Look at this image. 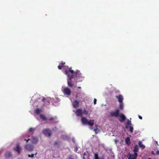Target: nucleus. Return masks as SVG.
I'll return each instance as SVG.
<instances>
[{
    "mask_svg": "<svg viewBox=\"0 0 159 159\" xmlns=\"http://www.w3.org/2000/svg\"><path fill=\"white\" fill-rule=\"evenodd\" d=\"M65 74L67 76V84L69 86L72 87L74 86V83L72 81V79H74L76 82L81 81L83 78L82 74L80 71L77 70L74 71L72 69V67H70L65 71Z\"/></svg>",
    "mask_w": 159,
    "mask_h": 159,
    "instance_id": "f257e3e1",
    "label": "nucleus"
},
{
    "mask_svg": "<svg viewBox=\"0 0 159 159\" xmlns=\"http://www.w3.org/2000/svg\"><path fill=\"white\" fill-rule=\"evenodd\" d=\"M120 111L119 109H116L114 111H111L110 112V114L111 117H117L119 116Z\"/></svg>",
    "mask_w": 159,
    "mask_h": 159,
    "instance_id": "f03ea898",
    "label": "nucleus"
},
{
    "mask_svg": "<svg viewBox=\"0 0 159 159\" xmlns=\"http://www.w3.org/2000/svg\"><path fill=\"white\" fill-rule=\"evenodd\" d=\"M25 149L29 151H31L33 150L34 146L30 144H26L25 147Z\"/></svg>",
    "mask_w": 159,
    "mask_h": 159,
    "instance_id": "7ed1b4c3",
    "label": "nucleus"
},
{
    "mask_svg": "<svg viewBox=\"0 0 159 159\" xmlns=\"http://www.w3.org/2000/svg\"><path fill=\"white\" fill-rule=\"evenodd\" d=\"M43 134L46 136L49 137L51 135V132L48 129H45L43 131Z\"/></svg>",
    "mask_w": 159,
    "mask_h": 159,
    "instance_id": "20e7f679",
    "label": "nucleus"
},
{
    "mask_svg": "<svg viewBox=\"0 0 159 159\" xmlns=\"http://www.w3.org/2000/svg\"><path fill=\"white\" fill-rule=\"evenodd\" d=\"M63 93L68 96H69L70 95L71 91L68 88H65L63 90Z\"/></svg>",
    "mask_w": 159,
    "mask_h": 159,
    "instance_id": "39448f33",
    "label": "nucleus"
},
{
    "mask_svg": "<svg viewBox=\"0 0 159 159\" xmlns=\"http://www.w3.org/2000/svg\"><path fill=\"white\" fill-rule=\"evenodd\" d=\"M14 150L17 152L18 154H20L21 151L22 150L21 147H20L19 144H16V147L13 148Z\"/></svg>",
    "mask_w": 159,
    "mask_h": 159,
    "instance_id": "423d86ee",
    "label": "nucleus"
},
{
    "mask_svg": "<svg viewBox=\"0 0 159 159\" xmlns=\"http://www.w3.org/2000/svg\"><path fill=\"white\" fill-rule=\"evenodd\" d=\"M137 155V153H136L134 154H128V159H136Z\"/></svg>",
    "mask_w": 159,
    "mask_h": 159,
    "instance_id": "0eeeda50",
    "label": "nucleus"
},
{
    "mask_svg": "<svg viewBox=\"0 0 159 159\" xmlns=\"http://www.w3.org/2000/svg\"><path fill=\"white\" fill-rule=\"evenodd\" d=\"M116 98L118 99V101L119 103L123 102V98L121 94H119L118 95H116Z\"/></svg>",
    "mask_w": 159,
    "mask_h": 159,
    "instance_id": "6e6552de",
    "label": "nucleus"
},
{
    "mask_svg": "<svg viewBox=\"0 0 159 159\" xmlns=\"http://www.w3.org/2000/svg\"><path fill=\"white\" fill-rule=\"evenodd\" d=\"M75 113L78 116H82V110L80 109H79L75 111Z\"/></svg>",
    "mask_w": 159,
    "mask_h": 159,
    "instance_id": "1a4fd4ad",
    "label": "nucleus"
},
{
    "mask_svg": "<svg viewBox=\"0 0 159 159\" xmlns=\"http://www.w3.org/2000/svg\"><path fill=\"white\" fill-rule=\"evenodd\" d=\"M119 116L120 118V119H119V120L120 122H123L126 119L125 116L123 114L119 115Z\"/></svg>",
    "mask_w": 159,
    "mask_h": 159,
    "instance_id": "9d476101",
    "label": "nucleus"
},
{
    "mask_svg": "<svg viewBox=\"0 0 159 159\" xmlns=\"http://www.w3.org/2000/svg\"><path fill=\"white\" fill-rule=\"evenodd\" d=\"M38 142V139L37 137L33 136L32 138V142L33 143L36 144Z\"/></svg>",
    "mask_w": 159,
    "mask_h": 159,
    "instance_id": "9b49d317",
    "label": "nucleus"
},
{
    "mask_svg": "<svg viewBox=\"0 0 159 159\" xmlns=\"http://www.w3.org/2000/svg\"><path fill=\"white\" fill-rule=\"evenodd\" d=\"M88 120L85 117H82L81 118V122L82 124L84 125H87Z\"/></svg>",
    "mask_w": 159,
    "mask_h": 159,
    "instance_id": "f8f14e48",
    "label": "nucleus"
},
{
    "mask_svg": "<svg viewBox=\"0 0 159 159\" xmlns=\"http://www.w3.org/2000/svg\"><path fill=\"white\" fill-rule=\"evenodd\" d=\"M65 62L63 61H61L59 63V65L58 66V68L59 69L61 70L62 67L65 66Z\"/></svg>",
    "mask_w": 159,
    "mask_h": 159,
    "instance_id": "ddd939ff",
    "label": "nucleus"
},
{
    "mask_svg": "<svg viewBox=\"0 0 159 159\" xmlns=\"http://www.w3.org/2000/svg\"><path fill=\"white\" fill-rule=\"evenodd\" d=\"M79 102L77 100H75L73 103V107L75 108H76L78 107V106L79 105Z\"/></svg>",
    "mask_w": 159,
    "mask_h": 159,
    "instance_id": "4468645a",
    "label": "nucleus"
},
{
    "mask_svg": "<svg viewBox=\"0 0 159 159\" xmlns=\"http://www.w3.org/2000/svg\"><path fill=\"white\" fill-rule=\"evenodd\" d=\"M94 120H90L89 121L88 120L87 125L92 126L94 125Z\"/></svg>",
    "mask_w": 159,
    "mask_h": 159,
    "instance_id": "2eb2a0df",
    "label": "nucleus"
},
{
    "mask_svg": "<svg viewBox=\"0 0 159 159\" xmlns=\"http://www.w3.org/2000/svg\"><path fill=\"white\" fill-rule=\"evenodd\" d=\"M11 156V152H7L5 154V156L6 158H9Z\"/></svg>",
    "mask_w": 159,
    "mask_h": 159,
    "instance_id": "dca6fc26",
    "label": "nucleus"
},
{
    "mask_svg": "<svg viewBox=\"0 0 159 159\" xmlns=\"http://www.w3.org/2000/svg\"><path fill=\"white\" fill-rule=\"evenodd\" d=\"M40 118L43 121L46 120H47V117L43 114L40 115Z\"/></svg>",
    "mask_w": 159,
    "mask_h": 159,
    "instance_id": "f3484780",
    "label": "nucleus"
},
{
    "mask_svg": "<svg viewBox=\"0 0 159 159\" xmlns=\"http://www.w3.org/2000/svg\"><path fill=\"white\" fill-rule=\"evenodd\" d=\"M126 143L128 145H129L131 143V141L129 138L127 137L125 139Z\"/></svg>",
    "mask_w": 159,
    "mask_h": 159,
    "instance_id": "a211bd4d",
    "label": "nucleus"
},
{
    "mask_svg": "<svg viewBox=\"0 0 159 159\" xmlns=\"http://www.w3.org/2000/svg\"><path fill=\"white\" fill-rule=\"evenodd\" d=\"M139 150V147L137 145H136L134 147V153H137V152H138Z\"/></svg>",
    "mask_w": 159,
    "mask_h": 159,
    "instance_id": "6ab92c4d",
    "label": "nucleus"
},
{
    "mask_svg": "<svg viewBox=\"0 0 159 159\" xmlns=\"http://www.w3.org/2000/svg\"><path fill=\"white\" fill-rule=\"evenodd\" d=\"M138 144L139 146L142 149H143L145 148V146L142 144V142L141 141H139V142Z\"/></svg>",
    "mask_w": 159,
    "mask_h": 159,
    "instance_id": "aec40b11",
    "label": "nucleus"
},
{
    "mask_svg": "<svg viewBox=\"0 0 159 159\" xmlns=\"http://www.w3.org/2000/svg\"><path fill=\"white\" fill-rule=\"evenodd\" d=\"M41 112V110L39 108H37L35 109V112L37 114H39Z\"/></svg>",
    "mask_w": 159,
    "mask_h": 159,
    "instance_id": "412c9836",
    "label": "nucleus"
},
{
    "mask_svg": "<svg viewBox=\"0 0 159 159\" xmlns=\"http://www.w3.org/2000/svg\"><path fill=\"white\" fill-rule=\"evenodd\" d=\"M82 115L84 114L85 115H87L88 114L89 111L87 110L84 109L83 111H82Z\"/></svg>",
    "mask_w": 159,
    "mask_h": 159,
    "instance_id": "4be33fe9",
    "label": "nucleus"
},
{
    "mask_svg": "<svg viewBox=\"0 0 159 159\" xmlns=\"http://www.w3.org/2000/svg\"><path fill=\"white\" fill-rule=\"evenodd\" d=\"M120 108L122 110L123 108V102H120V106H119Z\"/></svg>",
    "mask_w": 159,
    "mask_h": 159,
    "instance_id": "5701e85b",
    "label": "nucleus"
},
{
    "mask_svg": "<svg viewBox=\"0 0 159 159\" xmlns=\"http://www.w3.org/2000/svg\"><path fill=\"white\" fill-rule=\"evenodd\" d=\"M99 158L98 154L97 153H95L94 154V159H98Z\"/></svg>",
    "mask_w": 159,
    "mask_h": 159,
    "instance_id": "b1692460",
    "label": "nucleus"
},
{
    "mask_svg": "<svg viewBox=\"0 0 159 159\" xmlns=\"http://www.w3.org/2000/svg\"><path fill=\"white\" fill-rule=\"evenodd\" d=\"M129 131L131 133H132L133 132V128L132 126H130L129 127Z\"/></svg>",
    "mask_w": 159,
    "mask_h": 159,
    "instance_id": "393cba45",
    "label": "nucleus"
},
{
    "mask_svg": "<svg viewBox=\"0 0 159 159\" xmlns=\"http://www.w3.org/2000/svg\"><path fill=\"white\" fill-rule=\"evenodd\" d=\"M37 154V152L35 154H32L31 155L29 154L28 155L29 157H34V155H36Z\"/></svg>",
    "mask_w": 159,
    "mask_h": 159,
    "instance_id": "a878e982",
    "label": "nucleus"
},
{
    "mask_svg": "<svg viewBox=\"0 0 159 159\" xmlns=\"http://www.w3.org/2000/svg\"><path fill=\"white\" fill-rule=\"evenodd\" d=\"M127 125H131V121L129 120H128L127 122Z\"/></svg>",
    "mask_w": 159,
    "mask_h": 159,
    "instance_id": "bb28decb",
    "label": "nucleus"
},
{
    "mask_svg": "<svg viewBox=\"0 0 159 159\" xmlns=\"http://www.w3.org/2000/svg\"><path fill=\"white\" fill-rule=\"evenodd\" d=\"M34 129L32 128H30L29 129V131L30 132H32L34 130Z\"/></svg>",
    "mask_w": 159,
    "mask_h": 159,
    "instance_id": "cd10ccee",
    "label": "nucleus"
},
{
    "mask_svg": "<svg viewBox=\"0 0 159 159\" xmlns=\"http://www.w3.org/2000/svg\"><path fill=\"white\" fill-rule=\"evenodd\" d=\"M78 147H77V146L75 147V149H74V151L75 152H77V151H78Z\"/></svg>",
    "mask_w": 159,
    "mask_h": 159,
    "instance_id": "c85d7f7f",
    "label": "nucleus"
},
{
    "mask_svg": "<svg viewBox=\"0 0 159 159\" xmlns=\"http://www.w3.org/2000/svg\"><path fill=\"white\" fill-rule=\"evenodd\" d=\"M66 159H74L71 156H69L67 157Z\"/></svg>",
    "mask_w": 159,
    "mask_h": 159,
    "instance_id": "c756f323",
    "label": "nucleus"
},
{
    "mask_svg": "<svg viewBox=\"0 0 159 159\" xmlns=\"http://www.w3.org/2000/svg\"><path fill=\"white\" fill-rule=\"evenodd\" d=\"M54 119V117H51L49 119V120L50 121H51V120H53Z\"/></svg>",
    "mask_w": 159,
    "mask_h": 159,
    "instance_id": "7c9ffc66",
    "label": "nucleus"
},
{
    "mask_svg": "<svg viewBox=\"0 0 159 159\" xmlns=\"http://www.w3.org/2000/svg\"><path fill=\"white\" fill-rule=\"evenodd\" d=\"M97 102V99L96 98H94V104L95 105L96 104V102Z\"/></svg>",
    "mask_w": 159,
    "mask_h": 159,
    "instance_id": "2f4dec72",
    "label": "nucleus"
},
{
    "mask_svg": "<svg viewBox=\"0 0 159 159\" xmlns=\"http://www.w3.org/2000/svg\"><path fill=\"white\" fill-rule=\"evenodd\" d=\"M45 98H43L42 99V101L43 102H44L45 101Z\"/></svg>",
    "mask_w": 159,
    "mask_h": 159,
    "instance_id": "473e14b6",
    "label": "nucleus"
},
{
    "mask_svg": "<svg viewBox=\"0 0 159 159\" xmlns=\"http://www.w3.org/2000/svg\"><path fill=\"white\" fill-rule=\"evenodd\" d=\"M138 116H139V118L140 119H142V117L140 115H138Z\"/></svg>",
    "mask_w": 159,
    "mask_h": 159,
    "instance_id": "72a5a7b5",
    "label": "nucleus"
},
{
    "mask_svg": "<svg viewBox=\"0 0 159 159\" xmlns=\"http://www.w3.org/2000/svg\"><path fill=\"white\" fill-rule=\"evenodd\" d=\"M97 129H94V131L95 132V133L96 134H97L98 133L97 132Z\"/></svg>",
    "mask_w": 159,
    "mask_h": 159,
    "instance_id": "f704fd0d",
    "label": "nucleus"
},
{
    "mask_svg": "<svg viewBox=\"0 0 159 159\" xmlns=\"http://www.w3.org/2000/svg\"><path fill=\"white\" fill-rule=\"evenodd\" d=\"M30 139H24V140L25 141H26V143H27L28 141H29V140H30Z\"/></svg>",
    "mask_w": 159,
    "mask_h": 159,
    "instance_id": "c9c22d12",
    "label": "nucleus"
},
{
    "mask_svg": "<svg viewBox=\"0 0 159 159\" xmlns=\"http://www.w3.org/2000/svg\"><path fill=\"white\" fill-rule=\"evenodd\" d=\"M58 143L57 142H55L54 143V145H57L58 144Z\"/></svg>",
    "mask_w": 159,
    "mask_h": 159,
    "instance_id": "e433bc0d",
    "label": "nucleus"
},
{
    "mask_svg": "<svg viewBox=\"0 0 159 159\" xmlns=\"http://www.w3.org/2000/svg\"><path fill=\"white\" fill-rule=\"evenodd\" d=\"M156 154L157 155H158L159 154V150H157V152H156Z\"/></svg>",
    "mask_w": 159,
    "mask_h": 159,
    "instance_id": "4c0bfd02",
    "label": "nucleus"
},
{
    "mask_svg": "<svg viewBox=\"0 0 159 159\" xmlns=\"http://www.w3.org/2000/svg\"><path fill=\"white\" fill-rule=\"evenodd\" d=\"M114 141L116 143H117L118 142V141L117 139H115Z\"/></svg>",
    "mask_w": 159,
    "mask_h": 159,
    "instance_id": "58836bf2",
    "label": "nucleus"
},
{
    "mask_svg": "<svg viewBox=\"0 0 159 159\" xmlns=\"http://www.w3.org/2000/svg\"><path fill=\"white\" fill-rule=\"evenodd\" d=\"M152 154L153 155H154L155 153H154V152L153 151L152 152Z\"/></svg>",
    "mask_w": 159,
    "mask_h": 159,
    "instance_id": "ea45409f",
    "label": "nucleus"
},
{
    "mask_svg": "<svg viewBox=\"0 0 159 159\" xmlns=\"http://www.w3.org/2000/svg\"><path fill=\"white\" fill-rule=\"evenodd\" d=\"M155 142L156 143V144H157L158 146V143H157V141H155Z\"/></svg>",
    "mask_w": 159,
    "mask_h": 159,
    "instance_id": "a19ab883",
    "label": "nucleus"
},
{
    "mask_svg": "<svg viewBox=\"0 0 159 159\" xmlns=\"http://www.w3.org/2000/svg\"><path fill=\"white\" fill-rule=\"evenodd\" d=\"M128 125H126V128H128Z\"/></svg>",
    "mask_w": 159,
    "mask_h": 159,
    "instance_id": "79ce46f5",
    "label": "nucleus"
},
{
    "mask_svg": "<svg viewBox=\"0 0 159 159\" xmlns=\"http://www.w3.org/2000/svg\"><path fill=\"white\" fill-rule=\"evenodd\" d=\"M78 89H81V87H78Z\"/></svg>",
    "mask_w": 159,
    "mask_h": 159,
    "instance_id": "37998d69",
    "label": "nucleus"
},
{
    "mask_svg": "<svg viewBox=\"0 0 159 159\" xmlns=\"http://www.w3.org/2000/svg\"><path fill=\"white\" fill-rule=\"evenodd\" d=\"M148 159H151V158H149Z\"/></svg>",
    "mask_w": 159,
    "mask_h": 159,
    "instance_id": "c03bdc74",
    "label": "nucleus"
},
{
    "mask_svg": "<svg viewBox=\"0 0 159 159\" xmlns=\"http://www.w3.org/2000/svg\"><path fill=\"white\" fill-rule=\"evenodd\" d=\"M90 129H93V128H92V127H91V128H90Z\"/></svg>",
    "mask_w": 159,
    "mask_h": 159,
    "instance_id": "a18cd8bd",
    "label": "nucleus"
},
{
    "mask_svg": "<svg viewBox=\"0 0 159 159\" xmlns=\"http://www.w3.org/2000/svg\"><path fill=\"white\" fill-rule=\"evenodd\" d=\"M98 159H99V158Z\"/></svg>",
    "mask_w": 159,
    "mask_h": 159,
    "instance_id": "49530a36",
    "label": "nucleus"
}]
</instances>
